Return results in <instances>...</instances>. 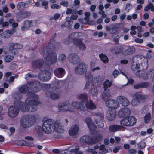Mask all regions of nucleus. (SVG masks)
<instances>
[{
    "label": "nucleus",
    "instance_id": "nucleus-1",
    "mask_svg": "<svg viewBox=\"0 0 154 154\" xmlns=\"http://www.w3.org/2000/svg\"><path fill=\"white\" fill-rule=\"evenodd\" d=\"M27 95V98L25 100L26 104L22 102H18L21 111L23 112H26L36 110L37 108L36 106L39 103L35 99L37 98L38 96L33 92H29Z\"/></svg>",
    "mask_w": 154,
    "mask_h": 154
},
{
    "label": "nucleus",
    "instance_id": "nucleus-2",
    "mask_svg": "<svg viewBox=\"0 0 154 154\" xmlns=\"http://www.w3.org/2000/svg\"><path fill=\"white\" fill-rule=\"evenodd\" d=\"M36 120V117L33 115L23 116L21 120L22 126L25 128H27L32 126Z\"/></svg>",
    "mask_w": 154,
    "mask_h": 154
},
{
    "label": "nucleus",
    "instance_id": "nucleus-3",
    "mask_svg": "<svg viewBox=\"0 0 154 154\" xmlns=\"http://www.w3.org/2000/svg\"><path fill=\"white\" fill-rule=\"evenodd\" d=\"M48 51L47 53H45L42 49V54L46 55V57L45 59V63L47 65H50L55 63L57 60V56L56 54L52 52L51 49H47L46 50Z\"/></svg>",
    "mask_w": 154,
    "mask_h": 154
},
{
    "label": "nucleus",
    "instance_id": "nucleus-4",
    "mask_svg": "<svg viewBox=\"0 0 154 154\" xmlns=\"http://www.w3.org/2000/svg\"><path fill=\"white\" fill-rule=\"evenodd\" d=\"M112 85V82L108 80H106L104 82V91L102 94V97L104 100H106L110 98L113 94L110 89V87Z\"/></svg>",
    "mask_w": 154,
    "mask_h": 154
},
{
    "label": "nucleus",
    "instance_id": "nucleus-5",
    "mask_svg": "<svg viewBox=\"0 0 154 154\" xmlns=\"http://www.w3.org/2000/svg\"><path fill=\"white\" fill-rule=\"evenodd\" d=\"M43 122L42 129L43 131L47 134L51 133L53 131L54 120L45 117L43 119Z\"/></svg>",
    "mask_w": 154,
    "mask_h": 154
},
{
    "label": "nucleus",
    "instance_id": "nucleus-6",
    "mask_svg": "<svg viewBox=\"0 0 154 154\" xmlns=\"http://www.w3.org/2000/svg\"><path fill=\"white\" fill-rule=\"evenodd\" d=\"M56 35V34H55L54 37H52L50 39L49 43L48 44H45L43 45V51L45 53H48V51H47L46 50H47V49H50L52 51V49L56 48L59 45L60 43L59 42H56L54 39Z\"/></svg>",
    "mask_w": 154,
    "mask_h": 154
},
{
    "label": "nucleus",
    "instance_id": "nucleus-7",
    "mask_svg": "<svg viewBox=\"0 0 154 154\" xmlns=\"http://www.w3.org/2000/svg\"><path fill=\"white\" fill-rule=\"evenodd\" d=\"M136 119L133 116L126 117L120 121L121 125L123 126H130L134 125L136 122Z\"/></svg>",
    "mask_w": 154,
    "mask_h": 154
},
{
    "label": "nucleus",
    "instance_id": "nucleus-8",
    "mask_svg": "<svg viewBox=\"0 0 154 154\" xmlns=\"http://www.w3.org/2000/svg\"><path fill=\"white\" fill-rule=\"evenodd\" d=\"M87 66L85 63H82L78 65L75 68V73L78 75H82L87 72Z\"/></svg>",
    "mask_w": 154,
    "mask_h": 154
},
{
    "label": "nucleus",
    "instance_id": "nucleus-9",
    "mask_svg": "<svg viewBox=\"0 0 154 154\" xmlns=\"http://www.w3.org/2000/svg\"><path fill=\"white\" fill-rule=\"evenodd\" d=\"M22 48V45L20 44L11 43L9 45V51L12 54L15 55L18 53L17 50L21 49Z\"/></svg>",
    "mask_w": 154,
    "mask_h": 154
},
{
    "label": "nucleus",
    "instance_id": "nucleus-10",
    "mask_svg": "<svg viewBox=\"0 0 154 154\" xmlns=\"http://www.w3.org/2000/svg\"><path fill=\"white\" fill-rule=\"evenodd\" d=\"M19 110V107L16 106L14 105L10 106L8 109V116L11 118L16 117L18 115Z\"/></svg>",
    "mask_w": 154,
    "mask_h": 154
},
{
    "label": "nucleus",
    "instance_id": "nucleus-11",
    "mask_svg": "<svg viewBox=\"0 0 154 154\" xmlns=\"http://www.w3.org/2000/svg\"><path fill=\"white\" fill-rule=\"evenodd\" d=\"M68 60L72 64H75L80 61V57L76 54L71 53L69 55Z\"/></svg>",
    "mask_w": 154,
    "mask_h": 154
},
{
    "label": "nucleus",
    "instance_id": "nucleus-12",
    "mask_svg": "<svg viewBox=\"0 0 154 154\" xmlns=\"http://www.w3.org/2000/svg\"><path fill=\"white\" fill-rule=\"evenodd\" d=\"M107 107L114 109H116L120 106L119 103L116 100L113 99H108L105 102Z\"/></svg>",
    "mask_w": 154,
    "mask_h": 154
},
{
    "label": "nucleus",
    "instance_id": "nucleus-13",
    "mask_svg": "<svg viewBox=\"0 0 154 154\" xmlns=\"http://www.w3.org/2000/svg\"><path fill=\"white\" fill-rule=\"evenodd\" d=\"M27 85L30 86L31 89L34 92H38L40 90L41 84L38 82H29L27 83Z\"/></svg>",
    "mask_w": 154,
    "mask_h": 154
},
{
    "label": "nucleus",
    "instance_id": "nucleus-14",
    "mask_svg": "<svg viewBox=\"0 0 154 154\" xmlns=\"http://www.w3.org/2000/svg\"><path fill=\"white\" fill-rule=\"evenodd\" d=\"M105 29L110 34H114L118 31L116 24L112 23L106 26Z\"/></svg>",
    "mask_w": 154,
    "mask_h": 154
},
{
    "label": "nucleus",
    "instance_id": "nucleus-15",
    "mask_svg": "<svg viewBox=\"0 0 154 154\" xmlns=\"http://www.w3.org/2000/svg\"><path fill=\"white\" fill-rule=\"evenodd\" d=\"M81 144L83 145L86 144H93V139L88 135H84L81 137L80 139Z\"/></svg>",
    "mask_w": 154,
    "mask_h": 154
},
{
    "label": "nucleus",
    "instance_id": "nucleus-16",
    "mask_svg": "<svg viewBox=\"0 0 154 154\" xmlns=\"http://www.w3.org/2000/svg\"><path fill=\"white\" fill-rule=\"evenodd\" d=\"M140 78L144 80L150 79L154 78V70H152L147 72H143Z\"/></svg>",
    "mask_w": 154,
    "mask_h": 154
},
{
    "label": "nucleus",
    "instance_id": "nucleus-17",
    "mask_svg": "<svg viewBox=\"0 0 154 154\" xmlns=\"http://www.w3.org/2000/svg\"><path fill=\"white\" fill-rule=\"evenodd\" d=\"M131 110L128 108H124L121 109L119 111L118 116L121 118L127 117L130 115Z\"/></svg>",
    "mask_w": 154,
    "mask_h": 154
},
{
    "label": "nucleus",
    "instance_id": "nucleus-18",
    "mask_svg": "<svg viewBox=\"0 0 154 154\" xmlns=\"http://www.w3.org/2000/svg\"><path fill=\"white\" fill-rule=\"evenodd\" d=\"M43 60L41 59L35 60L32 62V67L33 69L41 68L44 64Z\"/></svg>",
    "mask_w": 154,
    "mask_h": 154
},
{
    "label": "nucleus",
    "instance_id": "nucleus-19",
    "mask_svg": "<svg viewBox=\"0 0 154 154\" xmlns=\"http://www.w3.org/2000/svg\"><path fill=\"white\" fill-rule=\"evenodd\" d=\"M139 66L138 64L133 63L131 68L136 76L140 78V76L141 75L143 71L140 70Z\"/></svg>",
    "mask_w": 154,
    "mask_h": 154
},
{
    "label": "nucleus",
    "instance_id": "nucleus-20",
    "mask_svg": "<svg viewBox=\"0 0 154 154\" xmlns=\"http://www.w3.org/2000/svg\"><path fill=\"white\" fill-rule=\"evenodd\" d=\"M51 75L49 72L44 71L39 75V77L40 79L43 81H47L51 77Z\"/></svg>",
    "mask_w": 154,
    "mask_h": 154
},
{
    "label": "nucleus",
    "instance_id": "nucleus-21",
    "mask_svg": "<svg viewBox=\"0 0 154 154\" xmlns=\"http://www.w3.org/2000/svg\"><path fill=\"white\" fill-rule=\"evenodd\" d=\"M53 130L58 133H63L64 132V130L62 128V126L59 121H56L53 125Z\"/></svg>",
    "mask_w": 154,
    "mask_h": 154
},
{
    "label": "nucleus",
    "instance_id": "nucleus-22",
    "mask_svg": "<svg viewBox=\"0 0 154 154\" xmlns=\"http://www.w3.org/2000/svg\"><path fill=\"white\" fill-rule=\"evenodd\" d=\"M135 51V49L133 46H128L122 51V54L124 56H127L134 54Z\"/></svg>",
    "mask_w": 154,
    "mask_h": 154
},
{
    "label": "nucleus",
    "instance_id": "nucleus-23",
    "mask_svg": "<svg viewBox=\"0 0 154 154\" xmlns=\"http://www.w3.org/2000/svg\"><path fill=\"white\" fill-rule=\"evenodd\" d=\"M73 42L76 45L79 47L80 50H84L86 49L85 45L79 39H74Z\"/></svg>",
    "mask_w": 154,
    "mask_h": 154
},
{
    "label": "nucleus",
    "instance_id": "nucleus-24",
    "mask_svg": "<svg viewBox=\"0 0 154 154\" xmlns=\"http://www.w3.org/2000/svg\"><path fill=\"white\" fill-rule=\"evenodd\" d=\"M116 116V111L112 109L109 110L106 115L107 119L110 121L115 119Z\"/></svg>",
    "mask_w": 154,
    "mask_h": 154
},
{
    "label": "nucleus",
    "instance_id": "nucleus-25",
    "mask_svg": "<svg viewBox=\"0 0 154 154\" xmlns=\"http://www.w3.org/2000/svg\"><path fill=\"white\" fill-rule=\"evenodd\" d=\"M116 100L124 106H127L130 104L127 98L123 96H118Z\"/></svg>",
    "mask_w": 154,
    "mask_h": 154
},
{
    "label": "nucleus",
    "instance_id": "nucleus-26",
    "mask_svg": "<svg viewBox=\"0 0 154 154\" xmlns=\"http://www.w3.org/2000/svg\"><path fill=\"white\" fill-rule=\"evenodd\" d=\"M54 74L57 77H62L65 74V70L62 68H58L55 70Z\"/></svg>",
    "mask_w": 154,
    "mask_h": 154
},
{
    "label": "nucleus",
    "instance_id": "nucleus-27",
    "mask_svg": "<svg viewBox=\"0 0 154 154\" xmlns=\"http://www.w3.org/2000/svg\"><path fill=\"white\" fill-rule=\"evenodd\" d=\"M23 24L24 26L26 27V29H27L31 27L36 26L37 24V22L35 20H33L31 21L27 20L24 21Z\"/></svg>",
    "mask_w": 154,
    "mask_h": 154
},
{
    "label": "nucleus",
    "instance_id": "nucleus-28",
    "mask_svg": "<svg viewBox=\"0 0 154 154\" xmlns=\"http://www.w3.org/2000/svg\"><path fill=\"white\" fill-rule=\"evenodd\" d=\"M134 97L140 103L144 102L146 97L139 92H137L134 94Z\"/></svg>",
    "mask_w": 154,
    "mask_h": 154
},
{
    "label": "nucleus",
    "instance_id": "nucleus-29",
    "mask_svg": "<svg viewBox=\"0 0 154 154\" xmlns=\"http://www.w3.org/2000/svg\"><path fill=\"white\" fill-rule=\"evenodd\" d=\"M79 130V127L77 125H72L69 131V134L70 136H73L77 134Z\"/></svg>",
    "mask_w": 154,
    "mask_h": 154
},
{
    "label": "nucleus",
    "instance_id": "nucleus-30",
    "mask_svg": "<svg viewBox=\"0 0 154 154\" xmlns=\"http://www.w3.org/2000/svg\"><path fill=\"white\" fill-rule=\"evenodd\" d=\"M72 105L74 109H76L79 110H83L85 108V106L83 104L79 102H72Z\"/></svg>",
    "mask_w": 154,
    "mask_h": 154
},
{
    "label": "nucleus",
    "instance_id": "nucleus-31",
    "mask_svg": "<svg viewBox=\"0 0 154 154\" xmlns=\"http://www.w3.org/2000/svg\"><path fill=\"white\" fill-rule=\"evenodd\" d=\"M123 126L116 125H112L109 127V130L111 132H114L123 128Z\"/></svg>",
    "mask_w": 154,
    "mask_h": 154
},
{
    "label": "nucleus",
    "instance_id": "nucleus-32",
    "mask_svg": "<svg viewBox=\"0 0 154 154\" xmlns=\"http://www.w3.org/2000/svg\"><path fill=\"white\" fill-rule=\"evenodd\" d=\"M18 89L20 93L22 94H26L27 92V94L29 92H29L30 88L27 85H22L21 87H18Z\"/></svg>",
    "mask_w": 154,
    "mask_h": 154
},
{
    "label": "nucleus",
    "instance_id": "nucleus-33",
    "mask_svg": "<svg viewBox=\"0 0 154 154\" xmlns=\"http://www.w3.org/2000/svg\"><path fill=\"white\" fill-rule=\"evenodd\" d=\"M142 57L141 56L137 55L134 57L132 59V61L133 63H136L138 64L139 65L140 64H142Z\"/></svg>",
    "mask_w": 154,
    "mask_h": 154
},
{
    "label": "nucleus",
    "instance_id": "nucleus-34",
    "mask_svg": "<svg viewBox=\"0 0 154 154\" xmlns=\"http://www.w3.org/2000/svg\"><path fill=\"white\" fill-rule=\"evenodd\" d=\"M65 105L64 112H72L74 111V108L72 105V103L70 104L69 101L65 102Z\"/></svg>",
    "mask_w": 154,
    "mask_h": 154
},
{
    "label": "nucleus",
    "instance_id": "nucleus-35",
    "mask_svg": "<svg viewBox=\"0 0 154 154\" xmlns=\"http://www.w3.org/2000/svg\"><path fill=\"white\" fill-rule=\"evenodd\" d=\"M86 107L88 109L92 110L96 109V106L93 103L92 101L90 100L89 101H87L86 102L85 104Z\"/></svg>",
    "mask_w": 154,
    "mask_h": 154
},
{
    "label": "nucleus",
    "instance_id": "nucleus-36",
    "mask_svg": "<svg viewBox=\"0 0 154 154\" xmlns=\"http://www.w3.org/2000/svg\"><path fill=\"white\" fill-rule=\"evenodd\" d=\"M103 138L102 134H96L93 139L94 144L100 141Z\"/></svg>",
    "mask_w": 154,
    "mask_h": 154
},
{
    "label": "nucleus",
    "instance_id": "nucleus-37",
    "mask_svg": "<svg viewBox=\"0 0 154 154\" xmlns=\"http://www.w3.org/2000/svg\"><path fill=\"white\" fill-rule=\"evenodd\" d=\"M64 83L62 81H58L55 82L54 84V88L55 89H59L63 85Z\"/></svg>",
    "mask_w": 154,
    "mask_h": 154
},
{
    "label": "nucleus",
    "instance_id": "nucleus-38",
    "mask_svg": "<svg viewBox=\"0 0 154 154\" xmlns=\"http://www.w3.org/2000/svg\"><path fill=\"white\" fill-rule=\"evenodd\" d=\"M98 90L97 89L94 87L91 88L89 90V93L91 96H95L98 93Z\"/></svg>",
    "mask_w": 154,
    "mask_h": 154
},
{
    "label": "nucleus",
    "instance_id": "nucleus-39",
    "mask_svg": "<svg viewBox=\"0 0 154 154\" xmlns=\"http://www.w3.org/2000/svg\"><path fill=\"white\" fill-rule=\"evenodd\" d=\"M95 122L97 124L98 128H102L104 126V124L103 121L100 119H96L95 121Z\"/></svg>",
    "mask_w": 154,
    "mask_h": 154
},
{
    "label": "nucleus",
    "instance_id": "nucleus-40",
    "mask_svg": "<svg viewBox=\"0 0 154 154\" xmlns=\"http://www.w3.org/2000/svg\"><path fill=\"white\" fill-rule=\"evenodd\" d=\"M99 57L101 60L103 61L104 63H106L108 62V59L105 55L103 54H100L99 55Z\"/></svg>",
    "mask_w": 154,
    "mask_h": 154
},
{
    "label": "nucleus",
    "instance_id": "nucleus-41",
    "mask_svg": "<svg viewBox=\"0 0 154 154\" xmlns=\"http://www.w3.org/2000/svg\"><path fill=\"white\" fill-rule=\"evenodd\" d=\"M151 119V114L150 112L147 113L144 117V119L145 123H149Z\"/></svg>",
    "mask_w": 154,
    "mask_h": 154
},
{
    "label": "nucleus",
    "instance_id": "nucleus-42",
    "mask_svg": "<svg viewBox=\"0 0 154 154\" xmlns=\"http://www.w3.org/2000/svg\"><path fill=\"white\" fill-rule=\"evenodd\" d=\"M50 97L51 99L56 100L59 98L60 95L58 93H53L50 94Z\"/></svg>",
    "mask_w": 154,
    "mask_h": 154
},
{
    "label": "nucleus",
    "instance_id": "nucleus-43",
    "mask_svg": "<svg viewBox=\"0 0 154 154\" xmlns=\"http://www.w3.org/2000/svg\"><path fill=\"white\" fill-rule=\"evenodd\" d=\"M13 97L14 98L17 100H20L21 99L22 97V94L18 92H15L13 94Z\"/></svg>",
    "mask_w": 154,
    "mask_h": 154
},
{
    "label": "nucleus",
    "instance_id": "nucleus-44",
    "mask_svg": "<svg viewBox=\"0 0 154 154\" xmlns=\"http://www.w3.org/2000/svg\"><path fill=\"white\" fill-rule=\"evenodd\" d=\"M124 50V47L122 46H119L117 47L116 48L114 54H118L122 52Z\"/></svg>",
    "mask_w": 154,
    "mask_h": 154
},
{
    "label": "nucleus",
    "instance_id": "nucleus-45",
    "mask_svg": "<svg viewBox=\"0 0 154 154\" xmlns=\"http://www.w3.org/2000/svg\"><path fill=\"white\" fill-rule=\"evenodd\" d=\"M94 86L91 82L88 81L86 82L84 89H88L89 88L91 89V88L94 87Z\"/></svg>",
    "mask_w": 154,
    "mask_h": 154
},
{
    "label": "nucleus",
    "instance_id": "nucleus-46",
    "mask_svg": "<svg viewBox=\"0 0 154 154\" xmlns=\"http://www.w3.org/2000/svg\"><path fill=\"white\" fill-rule=\"evenodd\" d=\"M14 58L13 56L7 55L4 57V60L6 62H9L11 61Z\"/></svg>",
    "mask_w": 154,
    "mask_h": 154
},
{
    "label": "nucleus",
    "instance_id": "nucleus-47",
    "mask_svg": "<svg viewBox=\"0 0 154 154\" xmlns=\"http://www.w3.org/2000/svg\"><path fill=\"white\" fill-rule=\"evenodd\" d=\"M31 13L27 11H24L21 13V17H22L26 18L30 16Z\"/></svg>",
    "mask_w": 154,
    "mask_h": 154
},
{
    "label": "nucleus",
    "instance_id": "nucleus-48",
    "mask_svg": "<svg viewBox=\"0 0 154 154\" xmlns=\"http://www.w3.org/2000/svg\"><path fill=\"white\" fill-rule=\"evenodd\" d=\"M26 6V3L24 2H19L17 5V8L19 10H20L22 8H24Z\"/></svg>",
    "mask_w": 154,
    "mask_h": 154
},
{
    "label": "nucleus",
    "instance_id": "nucleus-49",
    "mask_svg": "<svg viewBox=\"0 0 154 154\" xmlns=\"http://www.w3.org/2000/svg\"><path fill=\"white\" fill-rule=\"evenodd\" d=\"M79 98L80 99L82 100V102H87L88 101L87 99V96L85 94H82L79 96Z\"/></svg>",
    "mask_w": 154,
    "mask_h": 154
},
{
    "label": "nucleus",
    "instance_id": "nucleus-50",
    "mask_svg": "<svg viewBox=\"0 0 154 154\" xmlns=\"http://www.w3.org/2000/svg\"><path fill=\"white\" fill-rule=\"evenodd\" d=\"M73 23V22H65L63 24H62L61 26L62 28L64 27H70Z\"/></svg>",
    "mask_w": 154,
    "mask_h": 154
},
{
    "label": "nucleus",
    "instance_id": "nucleus-51",
    "mask_svg": "<svg viewBox=\"0 0 154 154\" xmlns=\"http://www.w3.org/2000/svg\"><path fill=\"white\" fill-rule=\"evenodd\" d=\"M146 146L145 142L141 141L138 144V146L140 149H144Z\"/></svg>",
    "mask_w": 154,
    "mask_h": 154
},
{
    "label": "nucleus",
    "instance_id": "nucleus-52",
    "mask_svg": "<svg viewBox=\"0 0 154 154\" xmlns=\"http://www.w3.org/2000/svg\"><path fill=\"white\" fill-rule=\"evenodd\" d=\"M65 102L63 103H60L58 105V108L59 111H63L64 112V106Z\"/></svg>",
    "mask_w": 154,
    "mask_h": 154
},
{
    "label": "nucleus",
    "instance_id": "nucleus-53",
    "mask_svg": "<svg viewBox=\"0 0 154 154\" xmlns=\"http://www.w3.org/2000/svg\"><path fill=\"white\" fill-rule=\"evenodd\" d=\"M88 126L91 131H95L96 129V126H95L94 124L92 123L89 124V125Z\"/></svg>",
    "mask_w": 154,
    "mask_h": 154
},
{
    "label": "nucleus",
    "instance_id": "nucleus-54",
    "mask_svg": "<svg viewBox=\"0 0 154 154\" xmlns=\"http://www.w3.org/2000/svg\"><path fill=\"white\" fill-rule=\"evenodd\" d=\"M141 88H146L149 87L150 85L149 82H143L140 83Z\"/></svg>",
    "mask_w": 154,
    "mask_h": 154
},
{
    "label": "nucleus",
    "instance_id": "nucleus-55",
    "mask_svg": "<svg viewBox=\"0 0 154 154\" xmlns=\"http://www.w3.org/2000/svg\"><path fill=\"white\" fill-rule=\"evenodd\" d=\"M140 103V102L134 97L131 102V104L134 106H137Z\"/></svg>",
    "mask_w": 154,
    "mask_h": 154
},
{
    "label": "nucleus",
    "instance_id": "nucleus-56",
    "mask_svg": "<svg viewBox=\"0 0 154 154\" xmlns=\"http://www.w3.org/2000/svg\"><path fill=\"white\" fill-rule=\"evenodd\" d=\"M10 35H8L6 31L1 34V37L3 38H8L10 37Z\"/></svg>",
    "mask_w": 154,
    "mask_h": 154
},
{
    "label": "nucleus",
    "instance_id": "nucleus-57",
    "mask_svg": "<svg viewBox=\"0 0 154 154\" xmlns=\"http://www.w3.org/2000/svg\"><path fill=\"white\" fill-rule=\"evenodd\" d=\"M58 59L61 62H63L66 60V56L63 54H61L59 57Z\"/></svg>",
    "mask_w": 154,
    "mask_h": 154
},
{
    "label": "nucleus",
    "instance_id": "nucleus-58",
    "mask_svg": "<svg viewBox=\"0 0 154 154\" xmlns=\"http://www.w3.org/2000/svg\"><path fill=\"white\" fill-rule=\"evenodd\" d=\"M85 78L88 79L92 80L93 79L92 75L90 72H87L85 75Z\"/></svg>",
    "mask_w": 154,
    "mask_h": 154
},
{
    "label": "nucleus",
    "instance_id": "nucleus-59",
    "mask_svg": "<svg viewBox=\"0 0 154 154\" xmlns=\"http://www.w3.org/2000/svg\"><path fill=\"white\" fill-rule=\"evenodd\" d=\"M8 35H10V36L12 35L15 32V29L14 28H12L11 30L6 31Z\"/></svg>",
    "mask_w": 154,
    "mask_h": 154
},
{
    "label": "nucleus",
    "instance_id": "nucleus-60",
    "mask_svg": "<svg viewBox=\"0 0 154 154\" xmlns=\"http://www.w3.org/2000/svg\"><path fill=\"white\" fill-rule=\"evenodd\" d=\"M48 2L44 1L42 3L41 5L42 6H44V8L47 9L48 8Z\"/></svg>",
    "mask_w": 154,
    "mask_h": 154
},
{
    "label": "nucleus",
    "instance_id": "nucleus-61",
    "mask_svg": "<svg viewBox=\"0 0 154 154\" xmlns=\"http://www.w3.org/2000/svg\"><path fill=\"white\" fill-rule=\"evenodd\" d=\"M60 4L62 5L64 7H67L69 5L68 2L67 1H63L60 3Z\"/></svg>",
    "mask_w": 154,
    "mask_h": 154
},
{
    "label": "nucleus",
    "instance_id": "nucleus-62",
    "mask_svg": "<svg viewBox=\"0 0 154 154\" xmlns=\"http://www.w3.org/2000/svg\"><path fill=\"white\" fill-rule=\"evenodd\" d=\"M51 7L52 9H59L60 8L61 6L57 4H52Z\"/></svg>",
    "mask_w": 154,
    "mask_h": 154
},
{
    "label": "nucleus",
    "instance_id": "nucleus-63",
    "mask_svg": "<svg viewBox=\"0 0 154 154\" xmlns=\"http://www.w3.org/2000/svg\"><path fill=\"white\" fill-rule=\"evenodd\" d=\"M99 149L100 150H103L105 153L108 152V151L105 149V146L104 145H101L99 146Z\"/></svg>",
    "mask_w": 154,
    "mask_h": 154
},
{
    "label": "nucleus",
    "instance_id": "nucleus-64",
    "mask_svg": "<svg viewBox=\"0 0 154 154\" xmlns=\"http://www.w3.org/2000/svg\"><path fill=\"white\" fill-rule=\"evenodd\" d=\"M85 122L88 125L92 123L91 119L89 117L86 118L85 119Z\"/></svg>",
    "mask_w": 154,
    "mask_h": 154
}]
</instances>
